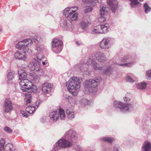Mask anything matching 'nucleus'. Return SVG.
<instances>
[{
    "label": "nucleus",
    "instance_id": "473e14b6",
    "mask_svg": "<svg viewBox=\"0 0 151 151\" xmlns=\"http://www.w3.org/2000/svg\"><path fill=\"white\" fill-rule=\"evenodd\" d=\"M58 112L61 119V120H65V115L64 110L61 109H59Z\"/></svg>",
    "mask_w": 151,
    "mask_h": 151
},
{
    "label": "nucleus",
    "instance_id": "de8ad7c7",
    "mask_svg": "<svg viewBox=\"0 0 151 151\" xmlns=\"http://www.w3.org/2000/svg\"><path fill=\"white\" fill-rule=\"evenodd\" d=\"M20 112L23 115V116L27 117L28 116V114L24 111L21 110H20Z\"/></svg>",
    "mask_w": 151,
    "mask_h": 151
},
{
    "label": "nucleus",
    "instance_id": "864d4df0",
    "mask_svg": "<svg viewBox=\"0 0 151 151\" xmlns=\"http://www.w3.org/2000/svg\"><path fill=\"white\" fill-rule=\"evenodd\" d=\"M31 102V98L29 97L26 99V104L30 103Z\"/></svg>",
    "mask_w": 151,
    "mask_h": 151
},
{
    "label": "nucleus",
    "instance_id": "4d7b16f0",
    "mask_svg": "<svg viewBox=\"0 0 151 151\" xmlns=\"http://www.w3.org/2000/svg\"><path fill=\"white\" fill-rule=\"evenodd\" d=\"M76 43L78 45H80L81 44V43L80 42H78V41H76Z\"/></svg>",
    "mask_w": 151,
    "mask_h": 151
},
{
    "label": "nucleus",
    "instance_id": "4c0bfd02",
    "mask_svg": "<svg viewBox=\"0 0 151 151\" xmlns=\"http://www.w3.org/2000/svg\"><path fill=\"white\" fill-rule=\"evenodd\" d=\"M72 130H70L67 131L63 135V137L65 138H67L68 139L70 137V136L71 135V133L72 132Z\"/></svg>",
    "mask_w": 151,
    "mask_h": 151
},
{
    "label": "nucleus",
    "instance_id": "c9c22d12",
    "mask_svg": "<svg viewBox=\"0 0 151 151\" xmlns=\"http://www.w3.org/2000/svg\"><path fill=\"white\" fill-rule=\"evenodd\" d=\"M145 13H148L151 10V7L147 4V3H145L143 5Z\"/></svg>",
    "mask_w": 151,
    "mask_h": 151
},
{
    "label": "nucleus",
    "instance_id": "72a5a7b5",
    "mask_svg": "<svg viewBox=\"0 0 151 151\" xmlns=\"http://www.w3.org/2000/svg\"><path fill=\"white\" fill-rule=\"evenodd\" d=\"M35 106H29L26 108V110L28 113L31 114H32L35 111Z\"/></svg>",
    "mask_w": 151,
    "mask_h": 151
},
{
    "label": "nucleus",
    "instance_id": "aec40b11",
    "mask_svg": "<svg viewBox=\"0 0 151 151\" xmlns=\"http://www.w3.org/2000/svg\"><path fill=\"white\" fill-rule=\"evenodd\" d=\"M141 151H151V143L149 141H145L143 144Z\"/></svg>",
    "mask_w": 151,
    "mask_h": 151
},
{
    "label": "nucleus",
    "instance_id": "4be33fe9",
    "mask_svg": "<svg viewBox=\"0 0 151 151\" xmlns=\"http://www.w3.org/2000/svg\"><path fill=\"white\" fill-rule=\"evenodd\" d=\"M82 1L85 3L89 4L91 6H94L97 2L101 3L102 2V0H82Z\"/></svg>",
    "mask_w": 151,
    "mask_h": 151
},
{
    "label": "nucleus",
    "instance_id": "f704fd0d",
    "mask_svg": "<svg viewBox=\"0 0 151 151\" xmlns=\"http://www.w3.org/2000/svg\"><path fill=\"white\" fill-rule=\"evenodd\" d=\"M88 22L84 21H82L80 23L81 27L83 29H85L88 27Z\"/></svg>",
    "mask_w": 151,
    "mask_h": 151
},
{
    "label": "nucleus",
    "instance_id": "cd10ccee",
    "mask_svg": "<svg viewBox=\"0 0 151 151\" xmlns=\"http://www.w3.org/2000/svg\"><path fill=\"white\" fill-rule=\"evenodd\" d=\"M114 139L111 137H100L99 140L101 142H107L109 143H111L114 141Z\"/></svg>",
    "mask_w": 151,
    "mask_h": 151
},
{
    "label": "nucleus",
    "instance_id": "6ab92c4d",
    "mask_svg": "<svg viewBox=\"0 0 151 151\" xmlns=\"http://www.w3.org/2000/svg\"><path fill=\"white\" fill-rule=\"evenodd\" d=\"M49 121L50 122H56L59 118V114L57 111H54L50 113Z\"/></svg>",
    "mask_w": 151,
    "mask_h": 151
},
{
    "label": "nucleus",
    "instance_id": "f257e3e1",
    "mask_svg": "<svg viewBox=\"0 0 151 151\" xmlns=\"http://www.w3.org/2000/svg\"><path fill=\"white\" fill-rule=\"evenodd\" d=\"M32 43L31 40L27 39L19 42L16 45V47L19 49L14 53V57L17 60H25L27 58L26 52L28 50V47Z\"/></svg>",
    "mask_w": 151,
    "mask_h": 151
},
{
    "label": "nucleus",
    "instance_id": "3c124183",
    "mask_svg": "<svg viewBox=\"0 0 151 151\" xmlns=\"http://www.w3.org/2000/svg\"><path fill=\"white\" fill-rule=\"evenodd\" d=\"M102 151H111L109 148L107 146H103L102 148Z\"/></svg>",
    "mask_w": 151,
    "mask_h": 151
},
{
    "label": "nucleus",
    "instance_id": "b1692460",
    "mask_svg": "<svg viewBox=\"0 0 151 151\" xmlns=\"http://www.w3.org/2000/svg\"><path fill=\"white\" fill-rule=\"evenodd\" d=\"M14 73L13 71L11 70H8L6 76L8 83H11L12 80L14 78Z\"/></svg>",
    "mask_w": 151,
    "mask_h": 151
},
{
    "label": "nucleus",
    "instance_id": "a878e982",
    "mask_svg": "<svg viewBox=\"0 0 151 151\" xmlns=\"http://www.w3.org/2000/svg\"><path fill=\"white\" fill-rule=\"evenodd\" d=\"M90 30L91 33L93 34H101L100 25H98L92 28Z\"/></svg>",
    "mask_w": 151,
    "mask_h": 151
},
{
    "label": "nucleus",
    "instance_id": "20e7f679",
    "mask_svg": "<svg viewBox=\"0 0 151 151\" xmlns=\"http://www.w3.org/2000/svg\"><path fill=\"white\" fill-rule=\"evenodd\" d=\"M123 99L126 103V104L115 101L114 102V107L119 109L120 111L123 112L132 110L134 109V103L132 102V100L127 95L123 97Z\"/></svg>",
    "mask_w": 151,
    "mask_h": 151
},
{
    "label": "nucleus",
    "instance_id": "412c9836",
    "mask_svg": "<svg viewBox=\"0 0 151 151\" xmlns=\"http://www.w3.org/2000/svg\"><path fill=\"white\" fill-rule=\"evenodd\" d=\"M66 112L67 117L69 119L71 120L75 118L74 111L73 109L70 108H67Z\"/></svg>",
    "mask_w": 151,
    "mask_h": 151
},
{
    "label": "nucleus",
    "instance_id": "c85d7f7f",
    "mask_svg": "<svg viewBox=\"0 0 151 151\" xmlns=\"http://www.w3.org/2000/svg\"><path fill=\"white\" fill-rule=\"evenodd\" d=\"M77 139L78 137L76 133L75 132L72 130L69 139L71 142V143H75L77 141Z\"/></svg>",
    "mask_w": 151,
    "mask_h": 151
},
{
    "label": "nucleus",
    "instance_id": "a19ab883",
    "mask_svg": "<svg viewBox=\"0 0 151 151\" xmlns=\"http://www.w3.org/2000/svg\"><path fill=\"white\" fill-rule=\"evenodd\" d=\"M126 79L127 82L129 83H133L134 82V81L130 76L127 75L126 76Z\"/></svg>",
    "mask_w": 151,
    "mask_h": 151
},
{
    "label": "nucleus",
    "instance_id": "a211bd4d",
    "mask_svg": "<svg viewBox=\"0 0 151 151\" xmlns=\"http://www.w3.org/2000/svg\"><path fill=\"white\" fill-rule=\"evenodd\" d=\"M98 62L104 63L106 60V57L104 54L100 52L96 51L94 54Z\"/></svg>",
    "mask_w": 151,
    "mask_h": 151
},
{
    "label": "nucleus",
    "instance_id": "ddd939ff",
    "mask_svg": "<svg viewBox=\"0 0 151 151\" xmlns=\"http://www.w3.org/2000/svg\"><path fill=\"white\" fill-rule=\"evenodd\" d=\"M5 142L4 139L0 140V151H15V148L12 144H7L4 147Z\"/></svg>",
    "mask_w": 151,
    "mask_h": 151
},
{
    "label": "nucleus",
    "instance_id": "5701e85b",
    "mask_svg": "<svg viewBox=\"0 0 151 151\" xmlns=\"http://www.w3.org/2000/svg\"><path fill=\"white\" fill-rule=\"evenodd\" d=\"M100 26L101 33H106L108 31V29L109 27V24L106 23L99 25Z\"/></svg>",
    "mask_w": 151,
    "mask_h": 151
},
{
    "label": "nucleus",
    "instance_id": "7c9ffc66",
    "mask_svg": "<svg viewBox=\"0 0 151 151\" xmlns=\"http://www.w3.org/2000/svg\"><path fill=\"white\" fill-rule=\"evenodd\" d=\"M147 85V83L144 82L138 83L136 84L137 88L140 89H145Z\"/></svg>",
    "mask_w": 151,
    "mask_h": 151
},
{
    "label": "nucleus",
    "instance_id": "4468645a",
    "mask_svg": "<svg viewBox=\"0 0 151 151\" xmlns=\"http://www.w3.org/2000/svg\"><path fill=\"white\" fill-rule=\"evenodd\" d=\"M60 25L64 30L70 31L72 30V23L67 19L65 18L61 20L60 22Z\"/></svg>",
    "mask_w": 151,
    "mask_h": 151
},
{
    "label": "nucleus",
    "instance_id": "09e8293b",
    "mask_svg": "<svg viewBox=\"0 0 151 151\" xmlns=\"http://www.w3.org/2000/svg\"><path fill=\"white\" fill-rule=\"evenodd\" d=\"M47 117L44 116L42 117L40 120V121L42 123H45V122H47L48 119H47Z\"/></svg>",
    "mask_w": 151,
    "mask_h": 151
},
{
    "label": "nucleus",
    "instance_id": "a18cd8bd",
    "mask_svg": "<svg viewBox=\"0 0 151 151\" xmlns=\"http://www.w3.org/2000/svg\"><path fill=\"white\" fill-rule=\"evenodd\" d=\"M93 9V8L92 7H88L85 8L84 10V12L86 13H87L92 11Z\"/></svg>",
    "mask_w": 151,
    "mask_h": 151
},
{
    "label": "nucleus",
    "instance_id": "bb28decb",
    "mask_svg": "<svg viewBox=\"0 0 151 151\" xmlns=\"http://www.w3.org/2000/svg\"><path fill=\"white\" fill-rule=\"evenodd\" d=\"M100 14H104L107 13L109 9L106 5H101L100 6Z\"/></svg>",
    "mask_w": 151,
    "mask_h": 151
},
{
    "label": "nucleus",
    "instance_id": "2eb2a0df",
    "mask_svg": "<svg viewBox=\"0 0 151 151\" xmlns=\"http://www.w3.org/2000/svg\"><path fill=\"white\" fill-rule=\"evenodd\" d=\"M13 109V107L11 101L9 99H6L5 101L4 105V111L6 113L11 111Z\"/></svg>",
    "mask_w": 151,
    "mask_h": 151
},
{
    "label": "nucleus",
    "instance_id": "c756f323",
    "mask_svg": "<svg viewBox=\"0 0 151 151\" xmlns=\"http://www.w3.org/2000/svg\"><path fill=\"white\" fill-rule=\"evenodd\" d=\"M103 39L109 47L114 42V40L111 37H106Z\"/></svg>",
    "mask_w": 151,
    "mask_h": 151
},
{
    "label": "nucleus",
    "instance_id": "e433bc0d",
    "mask_svg": "<svg viewBox=\"0 0 151 151\" xmlns=\"http://www.w3.org/2000/svg\"><path fill=\"white\" fill-rule=\"evenodd\" d=\"M68 102L72 106H74L76 103V101L75 99L71 97L69 98Z\"/></svg>",
    "mask_w": 151,
    "mask_h": 151
},
{
    "label": "nucleus",
    "instance_id": "5fc2aeb1",
    "mask_svg": "<svg viewBox=\"0 0 151 151\" xmlns=\"http://www.w3.org/2000/svg\"><path fill=\"white\" fill-rule=\"evenodd\" d=\"M40 104V101H37L36 102L35 104H36V106L37 107V108H38V106Z\"/></svg>",
    "mask_w": 151,
    "mask_h": 151
},
{
    "label": "nucleus",
    "instance_id": "8fccbe9b",
    "mask_svg": "<svg viewBox=\"0 0 151 151\" xmlns=\"http://www.w3.org/2000/svg\"><path fill=\"white\" fill-rule=\"evenodd\" d=\"M4 130L5 132L9 133L12 132V130L10 127H4Z\"/></svg>",
    "mask_w": 151,
    "mask_h": 151
},
{
    "label": "nucleus",
    "instance_id": "1a4fd4ad",
    "mask_svg": "<svg viewBox=\"0 0 151 151\" xmlns=\"http://www.w3.org/2000/svg\"><path fill=\"white\" fill-rule=\"evenodd\" d=\"M101 80V78L99 77L87 80L84 82V86L85 88H88L90 92L94 93L97 91L98 84Z\"/></svg>",
    "mask_w": 151,
    "mask_h": 151
},
{
    "label": "nucleus",
    "instance_id": "dca6fc26",
    "mask_svg": "<svg viewBox=\"0 0 151 151\" xmlns=\"http://www.w3.org/2000/svg\"><path fill=\"white\" fill-rule=\"evenodd\" d=\"M106 2L112 12L115 13L117 7V1L116 0H106Z\"/></svg>",
    "mask_w": 151,
    "mask_h": 151
},
{
    "label": "nucleus",
    "instance_id": "0eeeda50",
    "mask_svg": "<svg viewBox=\"0 0 151 151\" xmlns=\"http://www.w3.org/2000/svg\"><path fill=\"white\" fill-rule=\"evenodd\" d=\"M137 58V56L135 54L126 55L120 58L114 63L122 67H131L136 64Z\"/></svg>",
    "mask_w": 151,
    "mask_h": 151
},
{
    "label": "nucleus",
    "instance_id": "13d9d810",
    "mask_svg": "<svg viewBox=\"0 0 151 151\" xmlns=\"http://www.w3.org/2000/svg\"><path fill=\"white\" fill-rule=\"evenodd\" d=\"M1 31V29H0V32Z\"/></svg>",
    "mask_w": 151,
    "mask_h": 151
},
{
    "label": "nucleus",
    "instance_id": "603ef678",
    "mask_svg": "<svg viewBox=\"0 0 151 151\" xmlns=\"http://www.w3.org/2000/svg\"><path fill=\"white\" fill-rule=\"evenodd\" d=\"M42 61V60H41ZM42 63V65L44 66H47L48 65V63H47V61L46 60H45V61H41V63L40 64V65H41V63Z\"/></svg>",
    "mask_w": 151,
    "mask_h": 151
},
{
    "label": "nucleus",
    "instance_id": "9d476101",
    "mask_svg": "<svg viewBox=\"0 0 151 151\" xmlns=\"http://www.w3.org/2000/svg\"><path fill=\"white\" fill-rule=\"evenodd\" d=\"M30 70V76L32 77V79L34 80L37 79L39 76H44L50 77L52 75V73L49 70H45L44 71L41 69L40 65V69L39 70H36L35 68L34 70H32L30 67H29Z\"/></svg>",
    "mask_w": 151,
    "mask_h": 151
},
{
    "label": "nucleus",
    "instance_id": "f03ea898",
    "mask_svg": "<svg viewBox=\"0 0 151 151\" xmlns=\"http://www.w3.org/2000/svg\"><path fill=\"white\" fill-rule=\"evenodd\" d=\"M19 80L21 89L23 92L29 91H35L37 90V87L32 84V82L27 79H25L27 74L25 71L19 69L18 71Z\"/></svg>",
    "mask_w": 151,
    "mask_h": 151
},
{
    "label": "nucleus",
    "instance_id": "f3484780",
    "mask_svg": "<svg viewBox=\"0 0 151 151\" xmlns=\"http://www.w3.org/2000/svg\"><path fill=\"white\" fill-rule=\"evenodd\" d=\"M52 87V84L51 83L46 82L42 85V90L45 94L49 93L51 91Z\"/></svg>",
    "mask_w": 151,
    "mask_h": 151
},
{
    "label": "nucleus",
    "instance_id": "6e6d98bb",
    "mask_svg": "<svg viewBox=\"0 0 151 151\" xmlns=\"http://www.w3.org/2000/svg\"><path fill=\"white\" fill-rule=\"evenodd\" d=\"M81 149V147L79 145H78L76 147V149L77 150H80Z\"/></svg>",
    "mask_w": 151,
    "mask_h": 151
},
{
    "label": "nucleus",
    "instance_id": "9b49d317",
    "mask_svg": "<svg viewBox=\"0 0 151 151\" xmlns=\"http://www.w3.org/2000/svg\"><path fill=\"white\" fill-rule=\"evenodd\" d=\"M72 145L71 142L66 139H61L55 144L53 147V149L54 151H56L59 149L60 147L67 148Z\"/></svg>",
    "mask_w": 151,
    "mask_h": 151
},
{
    "label": "nucleus",
    "instance_id": "2f4dec72",
    "mask_svg": "<svg viewBox=\"0 0 151 151\" xmlns=\"http://www.w3.org/2000/svg\"><path fill=\"white\" fill-rule=\"evenodd\" d=\"M99 46L100 48L102 49H107L110 48L103 39L101 42Z\"/></svg>",
    "mask_w": 151,
    "mask_h": 151
},
{
    "label": "nucleus",
    "instance_id": "6e6552de",
    "mask_svg": "<svg viewBox=\"0 0 151 151\" xmlns=\"http://www.w3.org/2000/svg\"><path fill=\"white\" fill-rule=\"evenodd\" d=\"M78 10L77 6L67 7L63 10V14L70 21H76L78 20V14L76 12Z\"/></svg>",
    "mask_w": 151,
    "mask_h": 151
},
{
    "label": "nucleus",
    "instance_id": "37998d69",
    "mask_svg": "<svg viewBox=\"0 0 151 151\" xmlns=\"http://www.w3.org/2000/svg\"><path fill=\"white\" fill-rule=\"evenodd\" d=\"M89 101L86 99H83L81 101V105L83 106H84L88 104Z\"/></svg>",
    "mask_w": 151,
    "mask_h": 151
},
{
    "label": "nucleus",
    "instance_id": "58836bf2",
    "mask_svg": "<svg viewBox=\"0 0 151 151\" xmlns=\"http://www.w3.org/2000/svg\"><path fill=\"white\" fill-rule=\"evenodd\" d=\"M100 16L98 19V21L100 22H103L106 20L105 15L100 14Z\"/></svg>",
    "mask_w": 151,
    "mask_h": 151
},
{
    "label": "nucleus",
    "instance_id": "49530a36",
    "mask_svg": "<svg viewBox=\"0 0 151 151\" xmlns=\"http://www.w3.org/2000/svg\"><path fill=\"white\" fill-rule=\"evenodd\" d=\"M113 151H121V149L118 145H115L113 148Z\"/></svg>",
    "mask_w": 151,
    "mask_h": 151
},
{
    "label": "nucleus",
    "instance_id": "7ed1b4c3",
    "mask_svg": "<svg viewBox=\"0 0 151 151\" xmlns=\"http://www.w3.org/2000/svg\"><path fill=\"white\" fill-rule=\"evenodd\" d=\"M82 81L81 78L73 77L66 83V85L68 91L73 96L77 95L81 86L80 83Z\"/></svg>",
    "mask_w": 151,
    "mask_h": 151
},
{
    "label": "nucleus",
    "instance_id": "f8f14e48",
    "mask_svg": "<svg viewBox=\"0 0 151 151\" xmlns=\"http://www.w3.org/2000/svg\"><path fill=\"white\" fill-rule=\"evenodd\" d=\"M52 42V50L57 53L60 52L63 48L62 42L57 39H54Z\"/></svg>",
    "mask_w": 151,
    "mask_h": 151
},
{
    "label": "nucleus",
    "instance_id": "423d86ee",
    "mask_svg": "<svg viewBox=\"0 0 151 151\" xmlns=\"http://www.w3.org/2000/svg\"><path fill=\"white\" fill-rule=\"evenodd\" d=\"M44 50V47L41 45H37L36 48V55L34 58V61L31 62L28 65V67H30L32 70L36 68V70H39L40 69V64L41 60L43 58L42 52Z\"/></svg>",
    "mask_w": 151,
    "mask_h": 151
},
{
    "label": "nucleus",
    "instance_id": "c03bdc74",
    "mask_svg": "<svg viewBox=\"0 0 151 151\" xmlns=\"http://www.w3.org/2000/svg\"><path fill=\"white\" fill-rule=\"evenodd\" d=\"M32 39L35 42H39L41 41L42 40V39L41 36L40 35L37 36L36 37L33 38Z\"/></svg>",
    "mask_w": 151,
    "mask_h": 151
},
{
    "label": "nucleus",
    "instance_id": "ea45409f",
    "mask_svg": "<svg viewBox=\"0 0 151 151\" xmlns=\"http://www.w3.org/2000/svg\"><path fill=\"white\" fill-rule=\"evenodd\" d=\"M111 70V69L110 66L107 67L104 70L103 72L105 74L108 75L109 74Z\"/></svg>",
    "mask_w": 151,
    "mask_h": 151
},
{
    "label": "nucleus",
    "instance_id": "39448f33",
    "mask_svg": "<svg viewBox=\"0 0 151 151\" xmlns=\"http://www.w3.org/2000/svg\"><path fill=\"white\" fill-rule=\"evenodd\" d=\"M86 65L91 66L94 69L96 70H101L103 68L102 66L100 65L97 63L93 56H91L88 57L86 64H78L75 65L74 68L76 71H81L83 72H86L88 68H84Z\"/></svg>",
    "mask_w": 151,
    "mask_h": 151
},
{
    "label": "nucleus",
    "instance_id": "393cba45",
    "mask_svg": "<svg viewBox=\"0 0 151 151\" xmlns=\"http://www.w3.org/2000/svg\"><path fill=\"white\" fill-rule=\"evenodd\" d=\"M129 1L131 2L130 5L132 8H138L141 6V3L139 2L138 0H129Z\"/></svg>",
    "mask_w": 151,
    "mask_h": 151
},
{
    "label": "nucleus",
    "instance_id": "79ce46f5",
    "mask_svg": "<svg viewBox=\"0 0 151 151\" xmlns=\"http://www.w3.org/2000/svg\"><path fill=\"white\" fill-rule=\"evenodd\" d=\"M146 77L147 79H151V70H149L146 71Z\"/></svg>",
    "mask_w": 151,
    "mask_h": 151
}]
</instances>
